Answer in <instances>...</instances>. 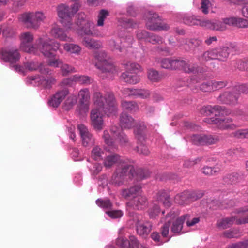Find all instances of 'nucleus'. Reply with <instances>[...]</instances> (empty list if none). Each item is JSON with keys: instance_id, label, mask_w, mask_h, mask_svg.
<instances>
[{"instance_id": "obj_44", "label": "nucleus", "mask_w": 248, "mask_h": 248, "mask_svg": "<svg viewBox=\"0 0 248 248\" xmlns=\"http://www.w3.org/2000/svg\"><path fill=\"white\" fill-rule=\"evenodd\" d=\"M240 179V175L237 172H232L227 174L224 177L225 182L230 184H235L239 181Z\"/></svg>"}, {"instance_id": "obj_36", "label": "nucleus", "mask_w": 248, "mask_h": 248, "mask_svg": "<svg viewBox=\"0 0 248 248\" xmlns=\"http://www.w3.org/2000/svg\"><path fill=\"white\" fill-rule=\"evenodd\" d=\"M147 76L148 79L152 82H159L163 78L161 74H160L157 70L153 68L148 70Z\"/></svg>"}, {"instance_id": "obj_22", "label": "nucleus", "mask_w": 248, "mask_h": 248, "mask_svg": "<svg viewBox=\"0 0 248 248\" xmlns=\"http://www.w3.org/2000/svg\"><path fill=\"white\" fill-rule=\"evenodd\" d=\"M129 239L120 237L116 240V245L120 248H147L140 244L137 238L134 235H130Z\"/></svg>"}, {"instance_id": "obj_18", "label": "nucleus", "mask_w": 248, "mask_h": 248, "mask_svg": "<svg viewBox=\"0 0 248 248\" xmlns=\"http://www.w3.org/2000/svg\"><path fill=\"white\" fill-rule=\"evenodd\" d=\"M0 54L2 60L11 64L16 63L20 58L18 50L14 47H6L2 48Z\"/></svg>"}, {"instance_id": "obj_63", "label": "nucleus", "mask_w": 248, "mask_h": 248, "mask_svg": "<svg viewBox=\"0 0 248 248\" xmlns=\"http://www.w3.org/2000/svg\"><path fill=\"white\" fill-rule=\"evenodd\" d=\"M183 22L185 24L192 26L197 24V21L195 20L192 17L184 15L183 17Z\"/></svg>"}, {"instance_id": "obj_48", "label": "nucleus", "mask_w": 248, "mask_h": 248, "mask_svg": "<svg viewBox=\"0 0 248 248\" xmlns=\"http://www.w3.org/2000/svg\"><path fill=\"white\" fill-rule=\"evenodd\" d=\"M74 79L76 82L81 84L88 85L92 82L91 77L85 75H75Z\"/></svg>"}, {"instance_id": "obj_24", "label": "nucleus", "mask_w": 248, "mask_h": 248, "mask_svg": "<svg viewBox=\"0 0 248 248\" xmlns=\"http://www.w3.org/2000/svg\"><path fill=\"white\" fill-rule=\"evenodd\" d=\"M68 31L70 30L66 29L65 31L58 26L55 25L52 28L50 33L52 36L60 41L72 42L73 38L67 35V31Z\"/></svg>"}, {"instance_id": "obj_62", "label": "nucleus", "mask_w": 248, "mask_h": 248, "mask_svg": "<svg viewBox=\"0 0 248 248\" xmlns=\"http://www.w3.org/2000/svg\"><path fill=\"white\" fill-rule=\"evenodd\" d=\"M227 85V82L224 81L212 80L213 91L219 90Z\"/></svg>"}, {"instance_id": "obj_47", "label": "nucleus", "mask_w": 248, "mask_h": 248, "mask_svg": "<svg viewBox=\"0 0 248 248\" xmlns=\"http://www.w3.org/2000/svg\"><path fill=\"white\" fill-rule=\"evenodd\" d=\"M221 171L218 167H211L205 166L202 169V172L206 175H214L218 174Z\"/></svg>"}, {"instance_id": "obj_2", "label": "nucleus", "mask_w": 248, "mask_h": 248, "mask_svg": "<svg viewBox=\"0 0 248 248\" xmlns=\"http://www.w3.org/2000/svg\"><path fill=\"white\" fill-rule=\"evenodd\" d=\"M20 48L23 51L31 54H38L41 52L45 57L51 58L55 55L52 51L59 50L61 53L62 50L60 49V44L56 41L51 43L49 38H39L33 45L31 44L33 40V34L30 32H25L20 35Z\"/></svg>"}, {"instance_id": "obj_43", "label": "nucleus", "mask_w": 248, "mask_h": 248, "mask_svg": "<svg viewBox=\"0 0 248 248\" xmlns=\"http://www.w3.org/2000/svg\"><path fill=\"white\" fill-rule=\"evenodd\" d=\"M229 113V111L224 107L218 105L213 106L212 114H214L216 117L227 115Z\"/></svg>"}, {"instance_id": "obj_6", "label": "nucleus", "mask_w": 248, "mask_h": 248, "mask_svg": "<svg viewBox=\"0 0 248 248\" xmlns=\"http://www.w3.org/2000/svg\"><path fill=\"white\" fill-rule=\"evenodd\" d=\"M124 65L126 71L122 73L121 79L130 84H136L140 82V78L137 73L142 71L141 66L135 62H128Z\"/></svg>"}, {"instance_id": "obj_9", "label": "nucleus", "mask_w": 248, "mask_h": 248, "mask_svg": "<svg viewBox=\"0 0 248 248\" xmlns=\"http://www.w3.org/2000/svg\"><path fill=\"white\" fill-rule=\"evenodd\" d=\"M144 19L146 21V28L151 31H167L169 26L161 22V19L158 14L152 11L145 13Z\"/></svg>"}, {"instance_id": "obj_41", "label": "nucleus", "mask_w": 248, "mask_h": 248, "mask_svg": "<svg viewBox=\"0 0 248 248\" xmlns=\"http://www.w3.org/2000/svg\"><path fill=\"white\" fill-rule=\"evenodd\" d=\"M104 154V150L101 147L95 146L92 150L91 157L96 161H99L102 159Z\"/></svg>"}, {"instance_id": "obj_28", "label": "nucleus", "mask_w": 248, "mask_h": 248, "mask_svg": "<svg viewBox=\"0 0 248 248\" xmlns=\"http://www.w3.org/2000/svg\"><path fill=\"white\" fill-rule=\"evenodd\" d=\"M129 206H132L134 209L142 210L147 205V199L144 196H137L132 200L127 203Z\"/></svg>"}, {"instance_id": "obj_33", "label": "nucleus", "mask_w": 248, "mask_h": 248, "mask_svg": "<svg viewBox=\"0 0 248 248\" xmlns=\"http://www.w3.org/2000/svg\"><path fill=\"white\" fill-rule=\"evenodd\" d=\"M189 215H184L178 218L173 223L171 230L173 233H179L182 229L185 221L187 219Z\"/></svg>"}, {"instance_id": "obj_15", "label": "nucleus", "mask_w": 248, "mask_h": 248, "mask_svg": "<svg viewBox=\"0 0 248 248\" xmlns=\"http://www.w3.org/2000/svg\"><path fill=\"white\" fill-rule=\"evenodd\" d=\"M79 105L78 112L79 115L84 116L87 115L90 107V93L88 89H81L79 93Z\"/></svg>"}, {"instance_id": "obj_32", "label": "nucleus", "mask_w": 248, "mask_h": 248, "mask_svg": "<svg viewBox=\"0 0 248 248\" xmlns=\"http://www.w3.org/2000/svg\"><path fill=\"white\" fill-rule=\"evenodd\" d=\"M156 200L165 207H170L171 205V201L170 196L164 190L159 191L156 195Z\"/></svg>"}, {"instance_id": "obj_37", "label": "nucleus", "mask_w": 248, "mask_h": 248, "mask_svg": "<svg viewBox=\"0 0 248 248\" xmlns=\"http://www.w3.org/2000/svg\"><path fill=\"white\" fill-rule=\"evenodd\" d=\"M63 49L68 53L75 55H79L81 51V47L79 45L73 43H65L63 45Z\"/></svg>"}, {"instance_id": "obj_21", "label": "nucleus", "mask_w": 248, "mask_h": 248, "mask_svg": "<svg viewBox=\"0 0 248 248\" xmlns=\"http://www.w3.org/2000/svg\"><path fill=\"white\" fill-rule=\"evenodd\" d=\"M28 79L31 84L40 85L46 89H50L56 82L55 79L52 77L45 78L41 76H31L29 77Z\"/></svg>"}, {"instance_id": "obj_16", "label": "nucleus", "mask_w": 248, "mask_h": 248, "mask_svg": "<svg viewBox=\"0 0 248 248\" xmlns=\"http://www.w3.org/2000/svg\"><path fill=\"white\" fill-rule=\"evenodd\" d=\"M246 213H247L242 211V209L241 208L237 210L235 215L218 220L217 222V226L220 229H225L229 228L234 223L238 225H241V224H239L237 222L239 219L244 218Z\"/></svg>"}, {"instance_id": "obj_23", "label": "nucleus", "mask_w": 248, "mask_h": 248, "mask_svg": "<svg viewBox=\"0 0 248 248\" xmlns=\"http://www.w3.org/2000/svg\"><path fill=\"white\" fill-rule=\"evenodd\" d=\"M78 129L82 139V145L88 146L94 144L95 140L86 126L83 124H78Z\"/></svg>"}, {"instance_id": "obj_55", "label": "nucleus", "mask_w": 248, "mask_h": 248, "mask_svg": "<svg viewBox=\"0 0 248 248\" xmlns=\"http://www.w3.org/2000/svg\"><path fill=\"white\" fill-rule=\"evenodd\" d=\"M119 22L121 23V26L125 28H135L137 26L136 23L131 19L121 18Z\"/></svg>"}, {"instance_id": "obj_27", "label": "nucleus", "mask_w": 248, "mask_h": 248, "mask_svg": "<svg viewBox=\"0 0 248 248\" xmlns=\"http://www.w3.org/2000/svg\"><path fill=\"white\" fill-rule=\"evenodd\" d=\"M225 26H236L240 28L248 27V20L247 19L236 17H230L222 19Z\"/></svg>"}, {"instance_id": "obj_5", "label": "nucleus", "mask_w": 248, "mask_h": 248, "mask_svg": "<svg viewBox=\"0 0 248 248\" xmlns=\"http://www.w3.org/2000/svg\"><path fill=\"white\" fill-rule=\"evenodd\" d=\"M136 174L132 165L127 162H123L118 166L116 172L112 176L111 182L116 186H120L124 184L126 176L131 178Z\"/></svg>"}, {"instance_id": "obj_34", "label": "nucleus", "mask_w": 248, "mask_h": 248, "mask_svg": "<svg viewBox=\"0 0 248 248\" xmlns=\"http://www.w3.org/2000/svg\"><path fill=\"white\" fill-rule=\"evenodd\" d=\"M217 51L218 48L210 49L205 52L199 60L202 62L208 61L210 60H217Z\"/></svg>"}, {"instance_id": "obj_7", "label": "nucleus", "mask_w": 248, "mask_h": 248, "mask_svg": "<svg viewBox=\"0 0 248 248\" xmlns=\"http://www.w3.org/2000/svg\"><path fill=\"white\" fill-rule=\"evenodd\" d=\"M46 18L43 12H36L24 13L19 16L18 19L27 28L37 29Z\"/></svg>"}, {"instance_id": "obj_39", "label": "nucleus", "mask_w": 248, "mask_h": 248, "mask_svg": "<svg viewBox=\"0 0 248 248\" xmlns=\"http://www.w3.org/2000/svg\"><path fill=\"white\" fill-rule=\"evenodd\" d=\"M230 53V48L223 46L218 48L217 53V60L220 61H225Z\"/></svg>"}, {"instance_id": "obj_12", "label": "nucleus", "mask_w": 248, "mask_h": 248, "mask_svg": "<svg viewBox=\"0 0 248 248\" xmlns=\"http://www.w3.org/2000/svg\"><path fill=\"white\" fill-rule=\"evenodd\" d=\"M241 93L238 86L228 88L218 96L217 100L223 104L234 105L237 103Z\"/></svg>"}, {"instance_id": "obj_8", "label": "nucleus", "mask_w": 248, "mask_h": 248, "mask_svg": "<svg viewBox=\"0 0 248 248\" xmlns=\"http://www.w3.org/2000/svg\"><path fill=\"white\" fill-rule=\"evenodd\" d=\"M74 27L73 31H77L81 36L91 35L96 37H103L104 34L97 31L93 22L82 19L81 21H78L76 24H73L72 26Z\"/></svg>"}, {"instance_id": "obj_40", "label": "nucleus", "mask_w": 248, "mask_h": 248, "mask_svg": "<svg viewBox=\"0 0 248 248\" xmlns=\"http://www.w3.org/2000/svg\"><path fill=\"white\" fill-rule=\"evenodd\" d=\"M96 204L100 208L104 210H110L112 209L113 204L109 199L106 198L102 199H97L95 201Z\"/></svg>"}, {"instance_id": "obj_60", "label": "nucleus", "mask_w": 248, "mask_h": 248, "mask_svg": "<svg viewBox=\"0 0 248 248\" xmlns=\"http://www.w3.org/2000/svg\"><path fill=\"white\" fill-rule=\"evenodd\" d=\"M160 207L156 204H154L152 208L149 211V214L150 218H155L156 216L160 213Z\"/></svg>"}, {"instance_id": "obj_31", "label": "nucleus", "mask_w": 248, "mask_h": 248, "mask_svg": "<svg viewBox=\"0 0 248 248\" xmlns=\"http://www.w3.org/2000/svg\"><path fill=\"white\" fill-rule=\"evenodd\" d=\"M119 161H121L120 164L124 162H121V157L118 154L113 153L107 155L104 158L103 164L105 167L109 168Z\"/></svg>"}, {"instance_id": "obj_45", "label": "nucleus", "mask_w": 248, "mask_h": 248, "mask_svg": "<svg viewBox=\"0 0 248 248\" xmlns=\"http://www.w3.org/2000/svg\"><path fill=\"white\" fill-rule=\"evenodd\" d=\"M122 43V41L119 38L117 37L115 39H110L108 42V44L112 50H118L120 52H122V48L120 45V44Z\"/></svg>"}, {"instance_id": "obj_54", "label": "nucleus", "mask_w": 248, "mask_h": 248, "mask_svg": "<svg viewBox=\"0 0 248 248\" xmlns=\"http://www.w3.org/2000/svg\"><path fill=\"white\" fill-rule=\"evenodd\" d=\"M122 92L125 97H137V89L124 88L122 90Z\"/></svg>"}, {"instance_id": "obj_30", "label": "nucleus", "mask_w": 248, "mask_h": 248, "mask_svg": "<svg viewBox=\"0 0 248 248\" xmlns=\"http://www.w3.org/2000/svg\"><path fill=\"white\" fill-rule=\"evenodd\" d=\"M141 192V187L138 185H136L130 187L129 188L123 189L121 192L122 196L125 198H128L133 197L134 198L140 194Z\"/></svg>"}, {"instance_id": "obj_1", "label": "nucleus", "mask_w": 248, "mask_h": 248, "mask_svg": "<svg viewBox=\"0 0 248 248\" xmlns=\"http://www.w3.org/2000/svg\"><path fill=\"white\" fill-rule=\"evenodd\" d=\"M93 101L94 108L90 113L91 124L95 130L100 131L104 126V115L109 117L115 115L117 113V103L111 92L103 94L96 91L93 94Z\"/></svg>"}, {"instance_id": "obj_4", "label": "nucleus", "mask_w": 248, "mask_h": 248, "mask_svg": "<svg viewBox=\"0 0 248 248\" xmlns=\"http://www.w3.org/2000/svg\"><path fill=\"white\" fill-rule=\"evenodd\" d=\"M119 124L122 129H130L135 127L134 133L136 138L140 140L144 139L146 126L143 123L137 122L131 116L122 112L119 117Z\"/></svg>"}, {"instance_id": "obj_59", "label": "nucleus", "mask_w": 248, "mask_h": 248, "mask_svg": "<svg viewBox=\"0 0 248 248\" xmlns=\"http://www.w3.org/2000/svg\"><path fill=\"white\" fill-rule=\"evenodd\" d=\"M215 19L213 20H203L200 22L201 26L214 30V25Z\"/></svg>"}, {"instance_id": "obj_19", "label": "nucleus", "mask_w": 248, "mask_h": 248, "mask_svg": "<svg viewBox=\"0 0 248 248\" xmlns=\"http://www.w3.org/2000/svg\"><path fill=\"white\" fill-rule=\"evenodd\" d=\"M203 193L200 191H185L178 194L175 197V202L179 204H186L188 200L195 201L202 197Z\"/></svg>"}, {"instance_id": "obj_42", "label": "nucleus", "mask_w": 248, "mask_h": 248, "mask_svg": "<svg viewBox=\"0 0 248 248\" xmlns=\"http://www.w3.org/2000/svg\"><path fill=\"white\" fill-rule=\"evenodd\" d=\"M77 102V96L74 94H71L69 95L65 101L63 108L66 110H69L73 108Z\"/></svg>"}, {"instance_id": "obj_38", "label": "nucleus", "mask_w": 248, "mask_h": 248, "mask_svg": "<svg viewBox=\"0 0 248 248\" xmlns=\"http://www.w3.org/2000/svg\"><path fill=\"white\" fill-rule=\"evenodd\" d=\"M123 108L129 112H136L139 109L138 105L134 101H123L121 103Z\"/></svg>"}, {"instance_id": "obj_17", "label": "nucleus", "mask_w": 248, "mask_h": 248, "mask_svg": "<svg viewBox=\"0 0 248 248\" xmlns=\"http://www.w3.org/2000/svg\"><path fill=\"white\" fill-rule=\"evenodd\" d=\"M204 122L210 124H216L219 128L222 130H233L237 127L236 124L232 123L233 120L230 117L224 119L214 117L206 118Z\"/></svg>"}, {"instance_id": "obj_11", "label": "nucleus", "mask_w": 248, "mask_h": 248, "mask_svg": "<svg viewBox=\"0 0 248 248\" xmlns=\"http://www.w3.org/2000/svg\"><path fill=\"white\" fill-rule=\"evenodd\" d=\"M102 138L106 144L112 148H117L116 143L119 144L122 146H124L129 143V139L127 135L123 131L118 135L114 140L109 134L108 130L103 131Z\"/></svg>"}, {"instance_id": "obj_64", "label": "nucleus", "mask_w": 248, "mask_h": 248, "mask_svg": "<svg viewBox=\"0 0 248 248\" xmlns=\"http://www.w3.org/2000/svg\"><path fill=\"white\" fill-rule=\"evenodd\" d=\"M106 213L113 219L120 218L123 215L122 212L120 210L108 211Z\"/></svg>"}, {"instance_id": "obj_56", "label": "nucleus", "mask_w": 248, "mask_h": 248, "mask_svg": "<svg viewBox=\"0 0 248 248\" xmlns=\"http://www.w3.org/2000/svg\"><path fill=\"white\" fill-rule=\"evenodd\" d=\"M200 89L204 92H211L213 91L212 80L204 82L199 86Z\"/></svg>"}, {"instance_id": "obj_52", "label": "nucleus", "mask_w": 248, "mask_h": 248, "mask_svg": "<svg viewBox=\"0 0 248 248\" xmlns=\"http://www.w3.org/2000/svg\"><path fill=\"white\" fill-rule=\"evenodd\" d=\"M240 232L237 229H231L223 232L224 237L228 238H237L240 236Z\"/></svg>"}, {"instance_id": "obj_13", "label": "nucleus", "mask_w": 248, "mask_h": 248, "mask_svg": "<svg viewBox=\"0 0 248 248\" xmlns=\"http://www.w3.org/2000/svg\"><path fill=\"white\" fill-rule=\"evenodd\" d=\"M57 11L60 22L63 26L68 30H75L74 27L72 26L73 14L70 12V7L65 4H61L57 7Z\"/></svg>"}, {"instance_id": "obj_20", "label": "nucleus", "mask_w": 248, "mask_h": 248, "mask_svg": "<svg viewBox=\"0 0 248 248\" xmlns=\"http://www.w3.org/2000/svg\"><path fill=\"white\" fill-rule=\"evenodd\" d=\"M136 230L138 234L142 237H146L150 232L152 224L147 220H143L142 216L138 215L135 219Z\"/></svg>"}, {"instance_id": "obj_25", "label": "nucleus", "mask_w": 248, "mask_h": 248, "mask_svg": "<svg viewBox=\"0 0 248 248\" xmlns=\"http://www.w3.org/2000/svg\"><path fill=\"white\" fill-rule=\"evenodd\" d=\"M25 66L30 71L38 70L41 73L44 75H51L52 74V71L48 67L43 65L42 63H39L38 62H27L25 63Z\"/></svg>"}, {"instance_id": "obj_57", "label": "nucleus", "mask_w": 248, "mask_h": 248, "mask_svg": "<svg viewBox=\"0 0 248 248\" xmlns=\"http://www.w3.org/2000/svg\"><path fill=\"white\" fill-rule=\"evenodd\" d=\"M149 32L145 30H139L136 33V37L140 41L146 42Z\"/></svg>"}, {"instance_id": "obj_49", "label": "nucleus", "mask_w": 248, "mask_h": 248, "mask_svg": "<svg viewBox=\"0 0 248 248\" xmlns=\"http://www.w3.org/2000/svg\"><path fill=\"white\" fill-rule=\"evenodd\" d=\"M60 68L62 75L64 76L69 75L70 73H75L77 72V70L75 68L68 64L63 63V62L61 65Z\"/></svg>"}, {"instance_id": "obj_58", "label": "nucleus", "mask_w": 248, "mask_h": 248, "mask_svg": "<svg viewBox=\"0 0 248 248\" xmlns=\"http://www.w3.org/2000/svg\"><path fill=\"white\" fill-rule=\"evenodd\" d=\"M248 248V239L238 243L229 245L227 248Z\"/></svg>"}, {"instance_id": "obj_10", "label": "nucleus", "mask_w": 248, "mask_h": 248, "mask_svg": "<svg viewBox=\"0 0 248 248\" xmlns=\"http://www.w3.org/2000/svg\"><path fill=\"white\" fill-rule=\"evenodd\" d=\"M94 57L97 61L95 65L99 69L102 74H114L116 72L115 67L110 62L107 57V54L104 51H99L95 53Z\"/></svg>"}, {"instance_id": "obj_29", "label": "nucleus", "mask_w": 248, "mask_h": 248, "mask_svg": "<svg viewBox=\"0 0 248 248\" xmlns=\"http://www.w3.org/2000/svg\"><path fill=\"white\" fill-rule=\"evenodd\" d=\"M178 215L177 212L171 211L168 213L166 217V222L163 225L161 229V233L163 237H167L169 231L170 226L171 223V220L173 219Z\"/></svg>"}, {"instance_id": "obj_3", "label": "nucleus", "mask_w": 248, "mask_h": 248, "mask_svg": "<svg viewBox=\"0 0 248 248\" xmlns=\"http://www.w3.org/2000/svg\"><path fill=\"white\" fill-rule=\"evenodd\" d=\"M161 66L163 68L170 69H181L185 72L192 74H201L192 77L190 82L187 85L192 90H194V84L200 82L205 79L206 76L202 74L206 71L204 68L197 66L193 63L183 60H172L169 58L162 59L160 61Z\"/></svg>"}, {"instance_id": "obj_35", "label": "nucleus", "mask_w": 248, "mask_h": 248, "mask_svg": "<svg viewBox=\"0 0 248 248\" xmlns=\"http://www.w3.org/2000/svg\"><path fill=\"white\" fill-rule=\"evenodd\" d=\"M83 44L90 49H97L101 47L100 42L89 37H84Z\"/></svg>"}, {"instance_id": "obj_26", "label": "nucleus", "mask_w": 248, "mask_h": 248, "mask_svg": "<svg viewBox=\"0 0 248 248\" xmlns=\"http://www.w3.org/2000/svg\"><path fill=\"white\" fill-rule=\"evenodd\" d=\"M68 93L69 91L67 89L58 91L49 100L48 105L53 108H57Z\"/></svg>"}, {"instance_id": "obj_46", "label": "nucleus", "mask_w": 248, "mask_h": 248, "mask_svg": "<svg viewBox=\"0 0 248 248\" xmlns=\"http://www.w3.org/2000/svg\"><path fill=\"white\" fill-rule=\"evenodd\" d=\"M147 38L146 42L153 45L162 44L164 42L161 36L151 32H149Z\"/></svg>"}, {"instance_id": "obj_51", "label": "nucleus", "mask_w": 248, "mask_h": 248, "mask_svg": "<svg viewBox=\"0 0 248 248\" xmlns=\"http://www.w3.org/2000/svg\"><path fill=\"white\" fill-rule=\"evenodd\" d=\"M144 139H145V137ZM137 140L139 142L138 146H137L136 147L137 152L140 154H142L144 155H147L149 154L150 152L148 147L143 143V142L145 140V139H144L143 140Z\"/></svg>"}, {"instance_id": "obj_14", "label": "nucleus", "mask_w": 248, "mask_h": 248, "mask_svg": "<svg viewBox=\"0 0 248 248\" xmlns=\"http://www.w3.org/2000/svg\"><path fill=\"white\" fill-rule=\"evenodd\" d=\"M219 140L217 136L206 134H193L190 136L191 142L196 145L214 144Z\"/></svg>"}, {"instance_id": "obj_61", "label": "nucleus", "mask_w": 248, "mask_h": 248, "mask_svg": "<svg viewBox=\"0 0 248 248\" xmlns=\"http://www.w3.org/2000/svg\"><path fill=\"white\" fill-rule=\"evenodd\" d=\"M214 26V30L223 31L226 29L223 20L220 21L215 19Z\"/></svg>"}, {"instance_id": "obj_50", "label": "nucleus", "mask_w": 248, "mask_h": 248, "mask_svg": "<svg viewBox=\"0 0 248 248\" xmlns=\"http://www.w3.org/2000/svg\"><path fill=\"white\" fill-rule=\"evenodd\" d=\"M109 13L108 11L104 9L100 10L97 16V26H103L104 25L105 19H106Z\"/></svg>"}, {"instance_id": "obj_53", "label": "nucleus", "mask_w": 248, "mask_h": 248, "mask_svg": "<svg viewBox=\"0 0 248 248\" xmlns=\"http://www.w3.org/2000/svg\"><path fill=\"white\" fill-rule=\"evenodd\" d=\"M233 136L237 138H248V129H241L232 133Z\"/></svg>"}]
</instances>
